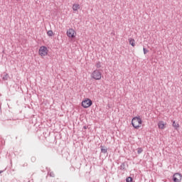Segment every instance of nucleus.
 Listing matches in <instances>:
<instances>
[{
	"label": "nucleus",
	"mask_w": 182,
	"mask_h": 182,
	"mask_svg": "<svg viewBox=\"0 0 182 182\" xmlns=\"http://www.w3.org/2000/svg\"><path fill=\"white\" fill-rule=\"evenodd\" d=\"M132 124L134 129H139L141 125V118L134 117L132 120Z\"/></svg>",
	"instance_id": "nucleus-1"
},
{
	"label": "nucleus",
	"mask_w": 182,
	"mask_h": 182,
	"mask_svg": "<svg viewBox=\"0 0 182 182\" xmlns=\"http://www.w3.org/2000/svg\"><path fill=\"white\" fill-rule=\"evenodd\" d=\"M91 77L95 80H100L102 79V73L99 70H95L92 73Z\"/></svg>",
	"instance_id": "nucleus-2"
},
{
	"label": "nucleus",
	"mask_w": 182,
	"mask_h": 182,
	"mask_svg": "<svg viewBox=\"0 0 182 182\" xmlns=\"http://www.w3.org/2000/svg\"><path fill=\"white\" fill-rule=\"evenodd\" d=\"M48 52H49V50H48V48L46 46H41L39 48L38 53L40 55L43 57L48 55Z\"/></svg>",
	"instance_id": "nucleus-3"
},
{
	"label": "nucleus",
	"mask_w": 182,
	"mask_h": 182,
	"mask_svg": "<svg viewBox=\"0 0 182 182\" xmlns=\"http://www.w3.org/2000/svg\"><path fill=\"white\" fill-rule=\"evenodd\" d=\"M93 105V102L91 100L87 99L82 102V106L84 107V109H87V107H90Z\"/></svg>",
	"instance_id": "nucleus-4"
},
{
	"label": "nucleus",
	"mask_w": 182,
	"mask_h": 182,
	"mask_svg": "<svg viewBox=\"0 0 182 182\" xmlns=\"http://www.w3.org/2000/svg\"><path fill=\"white\" fill-rule=\"evenodd\" d=\"M67 36H68V38H75V30H73V28H70L67 31Z\"/></svg>",
	"instance_id": "nucleus-5"
},
{
	"label": "nucleus",
	"mask_w": 182,
	"mask_h": 182,
	"mask_svg": "<svg viewBox=\"0 0 182 182\" xmlns=\"http://www.w3.org/2000/svg\"><path fill=\"white\" fill-rule=\"evenodd\" d=\"M173 180L174 182L181 181V175L180 173H175L173 176Z\"/></svg>",
	"instance_id": "nucleus-6"
},
{
	"label": "nucleus",
	"mask_w": 182,
	"mask_h": 182,
	"mask_svg": "<svg viewBox=\"0 0 182 182\" xmlns=\"http://www.w3.org/2000/svg\"><path fill=\"white\" fill-rule=\"evenodd\" d=\"M100 149H101V153H103V154H107V147H106L105 146L101 145L100 146Z\"/></svg>",
	"instance_id": "nucleus-7"
},
{
	"label": "nucleus",
	"mask_w": 182,
	"mask_h": 182,
	"mask_svg": "<svg viewBox=\"0 0 182 182\" xmlns=\"http://www.w3.org/2000/svg\"><path fill=\"white\" fill-rule=\"evenodd\" d=\"M164 122L163 121H159V123H158V127L159 129H161V130H163L164 129Z\"/></svg>",
	"instance_id": "nucleus-8"
},
{
	"label": "nucleus",
	"mask_w": 182,
	"mask_h": 182,
	"mask_svg": "<svg viewBox=\"0 0 182 182\" xmlns=\"http://www.w3.org/2000/svg\"><path fill=\"white\" fill-rule=\"evenodd\" d=\"M129 45H132L133 48H134V46H136V41H134V39L133 38H129Z\"/></svg>",
	"instance_id": "nucleus-9"
},
{
	"label": "nucleus",
	"mask_w": 182,
	"mask_h": 182,
	"mask_svg": "<svg viewBox=\"0 0 182 182\" xmlns=\"http://www.w3.org/2000/svg\"><path fill=\"white\" fill-rule=\"evenodd\" d=\"M119 170L124 171L126 170V162H124L119 167Z\"/></svg>",
	"instance_id": "nucleus-10"
},
{
	"label": "nucleus",
	"mask_w": 182,
	"mask_h": 182,
	"mask_svg": "<svg viewBox=\"0 0 182 182\" xmlns=\"http://www.w3.org/2000/svg\"><path fill=\"white\" fill-rule=\"evenodd\" d=\"M77 9H80V6L79 4H73V11H77Z\"/></svg>",
	"instance_id": "nucleus-11"
},
{
	"label": "nucleus",
	"mask_w": 182,
	"mask_h": 182,
	"mask_svg": "<svg viewBox=\"0 0 182 182\" xmlns=\"http://www.w3.org/2000/svg\"><path fill=\"white\" fill-rule=\"evenodd\" d=\"M2 79L3 80H8V79H9V75L6 73H4Z\"/></svg>",
	"instance_id": "nucleus-12"
},
{
	"label": "nucleus",
	"mask_w": 182,
	"mask_h": 182,
	"mask_svg": "<svg viewBox=\"0 0 182 182\" xmlns=\"http://www.w3.org/2000/svg\"><path fill=\"white\" fill-rule=\"evenodd\" d=\"M172 126H173V127H174L176 129V130H177V129H178V127H180V125L178 124V123H176V121H173Z\"/></svg>",
	"instance_id": "nucleus-13"
},
{
	"label": "nucleus",
	"mask_w": 182,
	"mask_h": 182,
	"mask_svg": "<svg viewBox=\"0 0 182 182\" xmlns=\"http://www.w3.org/2000/svg\"><path fill=\"white\" fill-rule=\"evenodd\" d=\"M47 35H48V36H53V31L51 30L48 31Z\"/></svg>",
	"instance_id": "nucleus-14"
},
{
	"label": "nucleus",
	"mask_w": 182,
	"mask_h": 182,
	"mask_svg": "<svg viewBox=\"0 0 182 182\" xmlns=\"http://www.w3.org/2000/svg\"><path fill=\"white\" fill-rule=\"evenodd\" d=\"M143 153V148H138L137 149V154H141Z\"/></svg>",
	"instance_id": "nucleus-15"
},
{
	"label": "nucleus",
	"mask_w": 182,
	"mask_h": 182,
	"mask_svg": "<svg viewBox=\"0 0 182 182\" xmlns=\"http://www.w3.org/2000/svg\"><path fill=\"white\" fill-rule=\"evenodd\" d=\"M95 66L97 69H99V68H102V64L100 62H98L96 63Z\"/></svg>",
	"instance_id": "nucleus-16"
},
{
	"label": "nucleus",
	"mask_w": 182,
	"mask_h": 182,
	"mask_svg": "<svg viewBox=\"0 0 182 182\" xmlns=\"http://www.w3.org/2000/svg\"><path fill=\"white\" fill-rule=\"evenodd\" d=\"M126 181L127 182H133V178L129 176L128 178H127Z\"/></svg>",
	"instance_id": "nucleus-17"
},
{
	"label": "nucleus",
	"mask_w": 182,
	"mask_h": 182,
	"mask_svg": "<svg viewBox=\"0 0 182 182\" xmlns=\"http://www.w3.org/2000/svg\"><path fill=\"white\" fill-rule=\"evenodd\" d=\"M48 176H50V177H55V173L53 171H50L48 172Z\"/></svg>",
	"instance_id": "nucleus-18"
},
{
	"label": "nucleus",
	"mask_w": 182,
	"mask_h": 182,
	"mask_svg": "<svg viewBox=\"0 0 182 182\" xmlns=\"http://www.w3.org/2000/svg\"><path fill=\"white\" fill-rule=\"evenodd\" d=\"M143 50H144V55H146L147 53H149V50H148L147 49H146V48H143Z\"/></svg>",
	"instance_id": "nucleus-19"
},
{
	"label": "nucleus",
	"mask_w": 182,
	"mask_h": 182,
	"mask_svg": "<svg viewBox=\"0 0 182 182\" xmlns=\"http://www.w3.org/2000/svg\"><path fill=\"white\" fill-rule=\"evenodd\" d=\"M70 170H71V171H75V170H76V168H75L73 166H71Z\"/></svg>",
	"instance_id": "nucleus-20"
},
{
	"label": "nucleus",
	"mask_w": 182,
	"mask_h": 182,
	"mask_svg": "<svg viewBox=\"0 0 182 182\" xmlns=\"http://www.w3.org/2000/svg\"><path fill=\"white\" fill-rule=\"evenodd\" d=\"M83 129H84L85 130H86V129H87V127L84 126V127H83Z\"/></svg>",
	"instance_id": "nucleus-21"
},
{
	"label": "nucleus",
	"mask_w": 182,
	"mask_h": 182,
	"mask_svg": "<svg viewBox=\"0 0 182 182\" xmlns=\"http://www.w3.org/2000/svg\"><path fill=\"white\" fill-rule=\"evenodd\" d=\"M1 173H4V171H0V174H1Z\"/></svg>",
	"instance_id": "nucleus-22"
}]
</instances>
